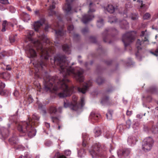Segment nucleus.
<instances>
[{
    "mask_svg": "<svg viewBox=\"0 0 158 158\" xmlns=\"http://www.w3.org/2000/svg\"><path fill=\"white\" fill-rule=\"evenodd\" d=\"M54 61L55 64L60 67V73L62 74L63 78L60 79L55 76L50 77L46 80L44 79L45 89L47 91L50 92L60 91L58 94L60 98L69 96L73 92L74 88H69L66 83L69 80L66 76L72 75L77 81L81 83L84 81V70L80 68H72L64 56L57 55L54 57Z\"/></svg>",
    "mask_w": 158,
    "mask_h": 158,
    "instance_id": "nucleus-1",
    "label": "nucleus"
},
{
    "mask_svg": "<svg viewBox=\"0 0 158 158\" xmlns=\"http://www.w3.org/2000/svg\"><path fill=\"white\" fill-rule=\"evenodd\" d=\"M34 46L36 48V49L40 54V61L38 62L37 63H33L35 67V71L36 72H38L39 69L43 68L44 66L46 65L44 60H47L48 59L50 56V53L52 54L54 53L53 49L51 48H44L42 46L41 42L38 40L34 42Z\"/></svg>",
    "mask_w": 158,
    "mask_h": 158,
    "instance_id": "nucleus-2",
    "label": "nucleus"
},
{
    "mask_svg": "<svg viewBox=\"0 0 158 158\" xmlns=\"http://www.w3.org/2000/svg\"><path fill=\"white\" fill-rule=\"evenodd\" d=\"M18 130L22 133H25L30 137L35 136L36 131L30 122L24 121L19 123L17 126Z\"/></svg>",
    "mask_w": 158,
    "mask_h": 158,
    "instance_id": "nucleus-3",
    "label": "nucleus"
},
{
    "mask_svg": "<svg viewBox=\"0 0 158 158\" xmlns=\"http://www.w3.org/2000/svg\"><path fill=\"white\" fill-rule=\"evenodd\" d=\"M87 4L89 6V8L88 14L83 15L82 19V21L85 24L90 21L94 18V16L90 14L89 13L95 11V5L91 2V0H88L87 2Z\"/></svg>",
    "mask_w": 158,
    "mask_h": 158,
    "instance_id": "nucleus-4",
    "label": "nucleus"
},
{
    "mask_svg": "<svg viewBox=\"0 0 158 158\" xmlns=\"http://www.w3.org/2000/svg\"><path fill=\"white\" fill-rule=\"evenodd\" d=\"M153 141L150 137L147 138L143 142L142 149L145 152L150 151L152 148Z\"/></svg>",
    "mask_w": 158,
    "mask_h": 158,
    "instance_id": "nucleus-5",
    "label": "nucleus"
},
{
    "mask_svg": "<svg viewBox=\"0 0 158 158\" xmlns=\"http://www.w3.org/2000/svg\"><path fill=\"white\" fill-rule=\"evenodd\" d=\"M134 39V36L131 32H129L123 35L122 40L125 47L128 46Z\"/></svg>",
    "mask_w": 158,
    "mask_h": 158,
    "instance_id": "nucleus-6",
    "label": "nucleus"
},
{
    "mask_svg": "<svg viewBox=\"0 0 158 158\" xmlns=\"http://www.w3.org/2000/svg\"><path fill=\"white\" fill-rule=\"evenodd\" d=\"M101 149L102 148L101 145L98 144L97 146H95V147L92 148V149L89 150V152L92 156L93 158L97 156H100V154H99V152Z\"/></svg>",
    "mask_w": 158,
    "mask_h": 158,
    "instance_id": "nucleus-7",
    "label": "nucleus"
},
{
    "mask_svg": "<svg viewBox=\"0 0 158 158\" xmlns=\"http://www.w3.org/2000/svg\"><path fill=\"white\" fill-rule=\"evenodd\" d=\"M59 23H57L56 25L53 28L56 36H63L65 34V32L63 30L62 27L60 26Z\"/></svg>",
    "mask_w": 158,
    "mask_h": 158,
    "instance_id": "nucleus-8",
    "label": "nucleus"
},
{
    "mask_svg": "<svg viewBox=\"0 0 158 158\" xmlns=\"http://www.w3.org/2000/svg\"><path fill=\"white\" fill-rule=\"evenodd\" d=\"M91 85L90 82L87 83H84L83 84L82 88L78 87H76L75 88L77 89L79 92L82 93L83 94L85 93L89 89V87Z\"/></svg>",
    "mask_w": 158,
    "mask_h": 158,
    "instance_id": "nucleus-9",
    "label": "nucleus"
},
{
    "mask_svg": "<svg viewBox=\"0 0 158 158\" xmlns=\"http://www.w3.org/2000/svg\"><path fill=\"white\" fill-rule=\"evenodd\" d=\"M112 31L113 32H114L116 33L117 32V30L114 29H106L104 32L102 34V36L103 38V41L105 42H107L106 40L108 39L107 36L110 34V33Z\"/></svg>",
    "mask_w": 158,
    "mask_h": 158,
    "instance_id": "nucleus-10",
    "label": "nucleus"
},
{
    "mask_svg": "<svg viewBox=\"0 0 158 158\" xmlns=\"http://www.w3.org/2000/svg\"><path fill=\"white\" fill-rule=\"evenodd\" d=\"M130 151V150L128 149H120L118 151L117 154L119 157H121L122 156L126 157L129 155Z\"/></svg>",
    "mask_w": 158,
    "mask_h": 158,
    "instance_id": "nucleus-11",
    "label": "nucleus"
},
{
    "mask_svg": "<svg viewBox=\"0 0 158 158\" xmlns=\"http://www.w3.org/2000/svg\"><path fill=\"white\" fill-rule=\"evenodd\" d=\"M27 52L30 58H32L36 56V53L35 51L32 47L27 46L26 48Z\"/></svg>",
    "mask_w": 158,
    "mask_h": 158,
    "instance_id": "nucleus-12",
    "label": "nucleus"
},
{
    "mask_svg": "<svg viewBox=\"0 0 158 158\" xmlns=\"http://www.w3.org/2000/svg\"><path fill=\"white\" fill-rule=\"evenodd\" d=\"M72 99L73 102L72 103V105L70 106V108L72 110H77L80 108L79 105L76 102L77 97L75 96H73Z\"/></svg>",
    "mask_w": 158,
    "mask_h": 158,
    "instance_id": "nucleus-13",
    "label": "nucleus"
},
{
    "mask_svg": "<svg viewBox=\"0 0 158 158\" xmlns=\"http://www.w3.org/2000/svg\"><path fill=\"white\" fill-rule=\"evenodd\" d=\"M48 2H50V7L49 10H50V12L49 13V15L50 16L52 15L55 14V12L52 10L55 8V0H48Z\"/></svg>",
    "mask_w": 158,
    "mask_h": 158,
    "instance_id": "nucleus-14",
    "label": "nucleus"
},
{
    "mask_svg": "<svg viewBox=\"0 0 158 158\" xmlns=\"http://www.w3.org/2000/svg\"><path fill=\"white\" fill-rule=\"evenodd\" d=\"M63 9L67 14L72 13L73 12V10L72 9L71 4L70 3L66 4L63 7Z\"/></svg>",
    "mask_w": 158,
    "mask_h": 158,
    "instance_id": "nucleus-15",
    "label": "nucleus"
},
{
    "mask_svg": "<svg viewBox=\"0 0 158 158\" xmlns=\"http://www.w3.org/2000/svg\"><path fill=\"white\" fill-rule=\"evenodd\" d=\"M44 22V19L35 22L34 23V28L35 31H38L39 28L43 25Z\"/></svg>",
    "mask_w": 158,
    "mask_h": 158,
    "instance_id": "nucleus-16",
    "label": "nucleus"
},
{
    "mask_svg": "<svg viewBox=\"0 0 158 158\" xmlns=\"http://www.w3.org/2000/svg\"><path fill=\"white\" fill-rule=\"evenodd\" d=\"M74 27L72 25H70L68 27V30L70 33L73 34V36L74 39H78L79 37L78 34L75 33L73 30Z\"/></svg>",
    "mask_w": 158,
    "mask_h": 158,
    "instance_id": "nucleus-17",
    "label": "nucleus"
},
{
    "mask_svg": "<svg viewBox=\"0 0 158 158\" xmlns=\"http://www.w3.org/2000/svg\"><path fill=\"white\" fill-rule=\"evenodd\" d=\"M148 39L146 37H145L144 40H142L141 41L140 40L138 39L136 44V46L138 50H140L141 49V46L143 43L147 42L146 44H148Z\"/></svg>",
    "mask_w": 158,
    "mask_h": 158,
    "instance_id": "nucleus-18",
    "label": "nucleus"
},
{
    "mask_svg": "<svg viewBox=\"0 0 158 158\" xmlns=\"http://www.w3.org/2000/svg\"><path fill=\"white\" fill-rule=\"evenodd\" d=\"M1 134L3 139H5L7 137L9 131L4 127H2L1 129Z\"/></svg>",
    "mask_w": 158,
    "mask_h": 158,
    "instance_id": "nucleus-19",
    "label": "nucleus"
},
{
    "mask_svg": "<svg viewBox=\"0 0 158 158\" xmlns=\"http://www.w3.org/2000/svg\"><path fill=\"white\" fill-rule=\"evenodd\" d=\"M10 77V74L7 72H5L0 73V77L6 80H8Z\"/></svg>",
    "mask_w": 158,
    "mask_h": 158,
    "instance_id": "nucleus-20",
    "label": "nucleus"
},
{
    "mask_svg": "<svg viewBox=\"0 0 158 158\" xmlns=\"http://www.w3.org/2000/svg\"><path fill=\"white\" fill-rule=\"evenodd\" d=\"M104 8L110 13H114L115 10V8L111 4L108 5L107 6L104 7Z\"/></svg>",
    "mask_w": 158,
    "mask_h": 158,
    "instance_id": "nucleus-21",
    "label": "nucleus"
},
{
    "mask_svg": "<svg viewBox=\"0 0 158 158\" xmlns=\"http://www.w3.org/2000/svg\"><path fill=\"white\" fill-rule=\"evenodd\" d=\"M136 142V139L135 137L132 136H130L128 137L127 142L128 144L131 146L132 144H135Z\"/></svg>",
    "mask_w": 158,
    "mask_h": 158,
    "instance_id": "nucleus-22",
    "label": "nucleus"
},
{
    "mask_svg": "<svg viewBox=\"0 0 158 158\" xmlns=\"http://www.w3.org/2000/svg\"><path fill=\"white\" fill-rule=\"evenodd\" d=\"M121 27L122 29H127L129 27L128 23L126 20H123L120 22Z\"/></svg>",
    "mask_w": 158,
    "mask_h": 158,
    "instance_id": "nucleus-23",
    "label": "nucleus"
},
{
    "mask_svg": "<svg viewBox=\"0 0 158 158\" xmlns=\"http://www.w3.org/2000/svg\"><path fill=\"white\" fill-rule=\"evenodd\" d=\"M39 120V118L37 116L35 115H33L32 116V119L29 120V121L30 122V123L33 125H35L36 124V123L37 121Z\"/></svg>",
    "mask_w": 158,
    "mask_h": 158,
    "instance_id": "nucleus-24",
    "label": "nucleus"
},
{
    "mask_svg": "<svg viewBox=\"0 0 158 158\" xmlns=\"http://www.w3.org/2000/svg\"><path fill=\"white\" fill-rule=\"evenodd\" d=\"M63 51L67 54H69L71 52V46L67 44L63 45Z\"/></svg>",
    "mask_w": 158,
    "mask_h": 158,
    "instance_id": "nucleus-25",
    "label": "nucleus"
},
{
    "mask_svg": "<svg viewBox=\"0 0 158 158\" xmlns=\"http://www.w3.org/2000/svg\"><path fill=\"white\" fill-rule=\"evenodd\" d=\"M5 86V83L1 81L0 83V95H4L6 93V91L4 89Z\"/></svg>",
    "mask_w": 158,
    "mask_h": 158,
    "instance_id": "nucleus-26",
    "label": "nucleus"
},
{
    "mask_svg": "<svg viewBox=\"0 0 158 158\" xmlns=\"http://www.w3.org/2000/svg\"><path fill=\"white\" fill-rule=\"evenodd\" d=\"M100 117V115L96 114L94 112H92L90 114L89 118L91 119H94L97 120Z\"/></svg>",
    "mask_w": 158,
    "mask_h": 158,
    "instance_id": "nucleus-27",
    "label": "nucleus"
},
{
    "mask_svg": "<svg viewBox=\"0 0 158 158\" xmlns=\"http://www.w3.org/2000/svg\"><path fill=\"white\" fill-rule=\"evenodd\" d=\"M21 16L24 21L27 22L30 19V16L27 13L25 12L21 14Z\"/></svg>",
    "mask_w": 158,
    "mask_h": 158,
    "instance_id": "nucleus-28",
    "label": "nucleus"
},
{
    "mask_svg": "<svg viewBox=\"0 0 158 158\" xmlns=\"http://www.w3.org/2000/svg\"><path fill=\"white\" fill-rule=\"evenodd\" d=\"M97 27L99 28L102 27L104 25V22L103 19L102 18H99L97 21Z\"/></svg>",
    "mask_w": 158,
    "mask_h": 158,
    "instance_id": "nucleus-29",
    "label": "nucleus"
},
{
    "mask_svg": "<svg viewBox=\"0 0 158 158\" xmlns=\"http://www.w3.org/2000/svg\"><path fill=\"white\" fill-rule=\"evenodd\" d=\"M27 37L30 40H31V37L32 36L33 34V32L32 31L27 30L26 31Z\"/></svg>",
    "mask_w": 158,
    "mask_h": 158,
    "instance_id": "nucleus-30",
    "label": "nucleus"
},
{
    "mask_svg": "<svg viewBox=\"0 0 158 158\" xmlns=\"http://www.w3.org/2000/svg\"><path fill=\"white\" fill-rule=\"evenodd\" d=\"M94 134L95 137H98L101 134V130L98 127H97L95 128Z\"/></svg>",
    "mask_w": 158,
    "mask_h": 158,
    "instance_id": "nucleus-31",
    "label": "nucleus"
},
{
    "mask_svg": "<svg viewBox=\"0 0 158 158\" xmlns=\"http://www.w3.org/2000/svg\"><path fill=\"white\" fill-rule=\"evenodd\" d=\"M85 152L84 149H81L78 151V156L80 157H83L85 155Z\"/></svg>",
    "mask_w": 158,
    "mask_h": 158,
    "instance_id": "nucleus-32",
    "label": "nucleus"
},
{
    "mask_svg": "<svg viewBox=\"0 0 158 158\" xmlns=\"http://www.w3.org/2000/svg\"><path fill=\"white\" fill-rule=\"evenodd\" d=\"M53 158H66V157L64 155H60L59 152H57Z\"/></svg>",
    "mask_w": 158,
    "mask_h": 158,
    "instance_id": "nucleus-33",
    "label": "nucleus"
},
{
    "mask_svg": "<svg viewBox=\"0 0 158 158\" xmlns=\"http://www.w3.org/2000/svg\"><path fill=\"white\" fill-rule=\"evenodd\" d=\"M40 39L43 42L46 43L48 42V38L46 36L42 35L40 37Z\"/></svg>",
    "mask_w": 158,
    "mask_h": 158,
    "instance_id": "nucleus-34",
    "label": "nucleus"
},
{
    "mask_svg": "<svg viewBox=\"0 0 158 158\" xmlns=\"http://www.w3.org/2000/svg\"><path fill=\"white\" fill-rule=\"evenodd\" d=\"M8 52L5 51H3L0 53V58H2V57H4L6 56H8Z\"/></svg>",
    "mask_w": 158,
    "mask_h": 158,
    "instance_id": "nucleus-35",
    "label": "nucleus"
},
{
    "mask_svg": "<svg viewBox=\"0 0 158 158\" xmlns=\"http://www.w3.org/2000/svg\"><path fill=\"white\" fill-rule=\"evenodd\" d=\"M151 16L150 14L146 13L143 15V18L144 19H149L150 18Z\"/></svg>",
    "mask_w": 158,
    "mask_h": 158,
    "instance_id": "nucleus-36",
    "label": "nucleus"
},
{
    "mask_svg": "<svg viewBox=\"0 0 158 158\" xmlns=\"http://www.w3.org/2000/svg\"><path fill=\"white\" fill-rule=\"evenodd\" d=\"M17 118V117L16 115H12L10 117L9 119L11 121L15 122Z\"/></svg>",
    "mask_w": 158,
    "mask_h": 158,
    "instance_id": "nucleus-37",
    "label": "nucleus"
},
{
    "mask_svg": "<svg viewBox=\"0 0 158 158\" xmlns=\"http://www.w3.org/2000/svg\"><path fill=\"white\" fill-rule=\"evenodd\" d=\"M106 116L107 119L109 120L111 119L112 118V112L110 111H109L106 114Z\"/></svg>",
    "mask_w": 158,
    "mask_h": 158,
    "instance_id": "nucleus-38",
    "label": "nucleus"
},
{
    "mask_svg": "<svg viewBox=\"0 0 158 158\" xmlns=\"http://www.w3.org/2000/svg\"><path fill=\"white\" fill-rule=\"evenodd\" d=\"M96 81L98 84L100 85L104 82V80L102 77H99L97 79Z\"/></svg>",
    "mask_w": 158,
    "mask_h": 158,
    "instance_id": "nucleus-39",
    "label": "nucleus"
},
{
    "mask_svg": "<svg viewBox=\"0 0 158 158\" xmlns=\"http://www.w3.org/2000/svg\"><path fill=\"white\" fill-rule=\"evenodd\" d=\"M131 123L130 119H128L126 122V126L127 128H130L131 125Z\"/></svg>",
    "mask_w": 158,
    "mask_h": 158,
    "instance_id": "nucleus-40",
    "label": "nucleus"
},
{
    "mask_svg": "<svg viewBox=\"0 0 158 158\" xmlns=\"http://www.w3.org/2000/svg\"><path fill=\"white\" fill-rule=\"evenodd\" d=\"M72 105V103H70L69 102L66 101L65 102L64 101V106L65 108H67L69 107L70 108V106Z\"/></svg>",
    "mask_w": 158,
    "mask_h": 158,
    "instance_id": "nucleus-41",
    "label": "nucleus"
},
{
    "mask_svg": "<svg viewBox=\"0 0 158 158\" xmlns=\"http://www.w3.org/2000/svg\"><path fill=\"white\" fill-rule=\"evenodd\" d=\"M86 135V134H82V138H83V142H82V146L83 147H85L86 146V141H85V138L84 137L85 135Z\"/></svg>",
    "mask_w": 158,
    "mask_h": 158,
    "instance_id": "nucleus-42",
    "label": "nucleus"
},
{
    "mask_svg": "<svg viewBox=\"0 0 158 158\" xmlns=\"http://www.w3.org/2000/svg\"><path fill=\"white\" fill-rule=\"evenodd\" d=\"M57 110L56 109L55 107H52L50 109V112L51 113L55 114Z\"/></svg>",
    "mask_w": 158,
    "mask_h": 158,
    "instance_id": "nucleus-43",
    "label": "nucleus"
},
{
    "mask_svg": "<svg viewBox=\"0 0 158 158\" xmlns=\"http://www.w3.org/2000/svg\"><path fill=\"white\" fill-rule=\"evenodd\" d=\"M16 138L14 137H13L10 139H9V141L11 143H16Z\"/></svg>",
    "mask_w": 158,
    "mask_h": 158,
    "instance_id": "nucleus-44",
    "label": "nucleus"
},
{
    "mask_svg": "<svg viewBox=\"0 0 158 158\" xmlns=\"http://www.w3.org/2000/svg\"><path fill=\"white\" fill-rule=\"evenodd\" d=\"M89 31V29L88 27H85L84 28L82 29L81 30V32L83 34H85Z\"/></svg>",
    "mask_w": 158,
    "mask_h": 158,
    "instance_id": "nucleus-45",
    "label": "nucleus"
},
{
    "mask_svg": "<svg viewBox=\"0 0 158 158\" xmlns=\"http://www.w3.org/2000/svg\"><path fill=\"white\" fill-rule=\"evenodd\" d=\"M52 120L53 123H57L59 121V119L56 117H52Z\"/></svg>",
    "mask_w": 158,
    "mask_h": 158,
    "instance_id": "nucleus-46",
    "label": "nucleus"
},
{
    "mask_svg": "<svg viewBox=\"0 0 158 158\" xmlns=\"http://www.w3.org/2000/svg\"><path fill=\"white\" fill-rule=\"evenodd\" d=\"M81 107H82L84 105V97H82L81 99Z\"/></svg>",
    "mask_w": 158,
    "mask_h": 158,
    "instance_id": "nucleus-47",
    "label": "nucleus"
},
{
    "mask_svg": "<svg viewBox=\"0 0 158 158\" xmlns=\"http://www.w3.org/2000/svg\"><path fill=\"white\" fill-rule=\"evenodd\" d=\"M9 40L10 43H13L15 41V36H11L9 38Z\"/></svg>",
    "mask_w": 158,
    "mask_h": 158,
    "instance_id": "nucleus-48",
    "label": "nucleus"
},
{
    "mask_svg": "<svg viewBox=\"0 0 158 158\" xmlns=\"http://www.w3.org/2000/svg\"><path fill=\"white\" fill-rule=\"evenodd\" d=\"M108 98H109L107 97H105L103 98L102 99V100L101 101V103H103L104 102L107 101L108 99Z\"/></svg>",
    "mask_w": 158,
    "mask_h": 158,
    "instance_id": "nucleus-49",
    "label": "nucleus"
},
{
    "mask_svg": "<svg viewBox=\"0 0 158 158\" xmlns=\"http://www.w3.org/2000/svg\"><path fill=\"white\" fill-rule=\"evenodd\" d=\"M105 136L106 138H108L109 137H111V135H110V132L107 131L105 135Z\"/></svg>",
    "mask_w": 158,
    "mask_h": 158,
    "instance_id": "nucleus-50",
    "label": "nucleus"
},
{
    "mask_svg": "<svg viewBox=\"0 0 158 158\" xmlns=\"http://www.w3.org/2000/svg\"><path fill=\"white\" fill-rule=\"evenodd\" d=\"M66 156H69L71 154V152L69 150H67L65 151L64 152Z\"/></svg>",
    "mask_w": 158,
    "mask_h": 158,
    "instance_id": "nucleus-51",
    "label": "nucleus"
},
{
    "mask_svg": "<svg viewBox=\"0 0 158 158\" xmlns=\"http://www.w3.org/2000/svg\"><path fill=\"white\" fill-rule=\"evenodd\" d=\"M150 52L152 54H153V55H154L156 56H158V49H156L155 50V52Z\"/></svg>",
    "mask_w": 158,
    "mask_h": 158,
    "instance_id": "nucleus-52",
    "label": "nucleus"
},
{
    "mask_svg": "<svg viewBox=\"0 0 158 158\" xmlns=\"http://www.w3.org/2000/svg\"><path fill=\"white\" fill-rule=\"evenodd\" d=\"M52 143L51 141H48L46 142L45 144L47 146L49 147L52 145Z\"/></svg>",
    "mask_w": 158,
    "mask_h": 158,
    "instance_id": "nucleus-53",
    "label": "nucleus"
},
{
    "mask_svg": "<svg viewBox=\"0 0 158 158\" xmlns=\"http://www.w3.org/2000/svg\"><path fill=\"white\" fill-rule=\"evenodd\" d=\"M0 2L2 4H6L8 3V0H0Z\"/></svg>",
    "mask_w": 158,
    "mask_h": 158,
    "instance_id": "nucleus-54",
    "label": "nucleus"
},
{
    "mask_svg": "<svg viewBox=\"0 0 158 158\" xmlns=\"http://www.w3.org/2000/svg\"><path fill=\"white\" fill-rule=\"evenodd\" d=\"M8 25L7 22L6 20H4L3 21V23L2 24V27H6Z\"/></svg>",
    "mask_w": 158,
    "mask_h": 158,
    "instance_id": "nucleus-55",
    "label": "nucleus"
},
{
    "mask_svg": "<svg viewBox=\"0 0 158 158\" xmlns=\"http://www.w3.org/2000/svg\"><path fill=\"white\" fill-rule=\"evenodd\" d=\"M117 128L119 129V131H122L123 129V126L122 125H118L117 127Z\"/></svg>",
    "mask_w": 158,
    "mask_h": 158,
    "instance_id": "nucleus-56",
    "label": "nucleus"
},
{
    "mask_svg": "<svg viewBox=\"0 0 158 158\" xmlns=\"http://www.w3.org/2000/svg\"><path fill=\"white\" fill-rule=\"evenodd\" d=\"M131 18L133 20H136L138 19V16H132Z\"/></svg>",
    "mask_w": 158,
    "mask_h": 158,
    "instance_id": "nucleus-57",
    "label": "nucleus"
},
{
    "mask_svg": "<svg viewBox=\"0 0 158 158\" xmlns=\"http://www.w3.org/2000/svg\"><path fill=\"white\" fill-rule=\"evenodd\" d=\"M13 94L15 96L18 97L19 94L18 91L17 90H15Z\"/></svg>",
    "mask_w": 158,
    "mask_h": 158,
    "instance_id": "nucleus-58",
    "label": "nucleus"
},
{
    "mask_svg": "<svg viewBox=\"0 0 158 158\" xmlns=\"http://www.w3.org/2000/svg\"><path fill=\"white\" fill-rule=\"evenodd\" d=\"M132 114L131 111L127 110V115L128 116H130Z\"/></svg>",
    "mask_w": 158,
    "mask_h": 158,
    "instance_id": "nucleus-59",
    "label": "nucleus"
},
{
    "mask_svg": "<svg viewBox=\"0 0 158 158\" xmlns=\"http://www.w3.org/2000/svg\"><path fill=\"white\" fill-rule=\"evenodd\" d=\"M137 2H139V3L140 4H141V7H143L145 5L143 4L142 1L139 0H138L137 1Z\"/></svg>",
    "mask_w": 158,
    "mask_h": 158,
    "instance_id": "nucleus-60",
    "label": "nucleus"
},
{
    "mask_svg": "<svg viewBox=\"0 0 158 158\" xmlns=\"http://www.w3.org/2000/svg\"><path fill=\"white\" fill-rule=\"evenodd\" d=\"M15 11V10H14V9L13 7L11 6L10 8V11L12 13L14 12Z\"/></svg>",
    "mask_w": 158,
    "mask_h": 158,
    "instance_id": "nucleus-61",
    "label": "nucleus"
},
{
    "mask_svg": "<svg viewBox=\"0 0 158 158\" xmlns=\"http://www.w3.org/2000/svg\"><path fill=\"white\" fill-rule=\"evenodd\" d=\"M74 0H66V2L67 3H70L71 4V3Z\"/></svg>",
    "mask_w": 158,
    "mask_h": 158,
    "instance_id": "nucleus-62",
    "label": "nucleus"
},
{
    "mask_svg": "<svg viewBox=\"0 0 158 158\" xmlns=\"http://www.w3.org/2000/svg\"><path fill=\"white\" fill-rule=\"evenodd\" d=\"M45 125L46 127L48 128H49L50 127V125L48 123H45Z\"/></svg>",
    "mask_w": 158,
    "mask_h": 158,
    "instance_id": "nucleus-63",
    "label": "nucleus"
},
{
    "mask_svg": "<svg viewBox=\"0 0 158 158\" xmlns=\"http://www.w3.org/2000/svg\"><path fill=\"white\" fill-rule=\"evenodd\" d=\"M11 69V68L8 65L6 66V69L7 70H10Z\"/></svg>",
    "mask_w": 158,
    "mask_h": 158,
    "instance_id": "nucleus-64",
    "label": "nucleus"
}]
</instances>
